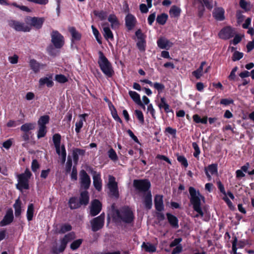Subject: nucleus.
<instances>
[{"label": "nucleus", "mask_w": 254, "mask_h": 254, "mask_svg": "<svg viewBox=\"0 0 254 254\" xmlns=\"http://www.w3.org/2000/svg\"><path fill=\"white\" fill-rule=\"evenodd\" d=\"M158 47L161 49L168 50L173 46V43L165 37H160L157 41Z\"/></svg>", "instance_id": "15"}, {"label": "nucleus", "mask_w": 254, "mask_h": 254, "mask_svg": "<svg viewBox=\"0 0 254 254\" xmlns=\"http://www.w3.org/2000/svg\"><path fill=\"white\" fill-rule=\"evenodd\" d=\"M183 250V247L181 245H179L173 249L172 254H178L180 253Z\"/></svg>", "instance_id": "60"}, {"label": "nucleus", "mask_w": 254, "mask_h": 254, "mask_svg": "<svg viewBox=\"0 0 254 254\" xmlns=\"http://www.w3.org/2000/svg\"><path fill=\"white\" fill-rule=\"evenodd\" d=\"M79 182L82 189H88L91 184V180L89 176L85 171L82 170L79 173Z\"/></svg>", "instance_id": "8"}, {"label": "nucleus", "mask_w": 254, "mask_h": 254, "mask_svg": "<svg viewBox=\"0 0 254 254\" xmlns=\"http://www.w3.org/2000/svg\"><path fill=\"white\" fill-rule=\"evenodd\" d=\"M135 114L139 122L141 124H143L144 123V120L143 115L142 112L139 110H136L135 111Z\"/></svg>", "instance_id": "52"}, {"label": "nucleus", "mask_w": 254, "mask_h": 254, "mask_svg": "<svg viewBox=\"0 0 254 254\" xmlns=\"http://www.w3.org/2000/svg\"><path fill=\"white\" fill-rule=\"evenodd\" d=\"M71 226L69 224H64L61 227L60 232L61 233H64L66 232L70 231Z\"/></svg>", "instance_id": "56"}, {"label": "nucleus", "mask_w": 254, "mask_h": 254, "mask_svg": "<svg viewBox=\"0 0 254 254\" xmlns=\"http://www.w3.org/2000/svg\"><path fill=\"white\" fill-rule=\"evenodd\" d=\"M126 25L129 30L132 29L135 26L136 20L135 17L131 14H128L125 18Z\"/></svg>", "instance_id": "21"}, {"label": "nucleus", "mask_w": 254, "mask_h": 254, "mask_svg": "<svg viewBox=\"0 0 254 254\" xmlns=\"http://www.w3.org/2000/svg\"><path fill=\"white\" fill-rule=\"evenodd\" d=\"M33 213L34 205L32 203H31L28 205L27 210V218L29 221L32 220L33 216Z\"/></svg>", "instance_id": "41"}, {"label": "nucleus", "mask_w": 254, "mask_h": 254, "mask_svg": "<svg viewBox=\"0 0 254 254\" xmlns=\"http://www.w3.org/2000/svg\"><path fill=\"white\" fill-rule=\"evenodd\" d=\"M69 31L70 32L72 38L75 40H79L80 39L81 35L76 30L75 28L72 27L69 28Z\"/></svg>", "instance_id": "38"}, {"label": "nucleus", "mask_w": 254, "mask_h": 254, "mask_svg": "<svg viewBox=\"0 0 254 254\" xmlns=\"http://www.w3.org/2000/svg\"><path fill=\"white\" fill-rule=\"evenodd\" d=\"M109 157L113 161H116L118 159V156L115 151L113 149L111 148L108 152Z\"/></svg>", "instance_id": "44"}, {"label": "nucleus", "mask_w": 254, "mask_h": 254, "mask_svg": "<svg viewBox=\"0 0 254 254\" xmlns=\"http://www.w3.org/2000/svg\"><path fill=\"white\" fill-rule=\"evenodd\" d=\"M133 186L136 190L141 192L147 191L150 187V183L147 180H135Z\"/></svg>", "instance_id": "7"}, {"label": "nucleus", "mask_w": 254, "mask_h": 254, "mask_svg": "<svg viewBox=\"0 0 254 254\" xmlns=\"http://www.w3.org/2000/svg\"><path fill=\"white\" fill-rule=\"evenodd\" d=\"M49 117L48 116H43L40 117L38 122L39 127H46V125L48 123Z\"/></svg>", "instance_id": "39"}, {"label": "nucleus", "mask_w": 254, "mask_h": 254, "mask_svg": "<svg viewBox=\"0 0 254 254\" xmlns=\"http://www.w3.org/2000/svg\"><path fill=\"white\" fill-rule=\"evenodd\" d=\"M108 187L110 190V194L115 197H118L119 195L118 185L115 178L112 176H109Z\"/></svg>", "instance_id": "9"}, {"label": "nucleus", "mask_w": 254, "mask_h": 254, "mask_svg": "<svg viewBox=\"0 0 254 254\" xmlns=\"http://www.w3.org/2000/svg\"><path fill=\"white\" fill-rule=\"evenodd\" d=\"M55 80L61 83H64L67 81V78L63 74H57L55 76Z\"/></svg>", "instance_id": "46"}, {"label": "nucleus", "mask_w": 254, "mask_h": 254, "mask_svg": "<svg viewBox=\"0 0 254 254\" xmlns=\"http://www.w3.org/2000/svg\"><path fill=\"white\" fill-rule=\"evenodd\" d=\"M89 196L87 191L85 190L80 193L79 202L80 205H86L88 203Z\"/></svg>", "instance_id": "29"}, {"label": "nucleus", "mask_w": 254, "mask_h": 254, "mask_svg": "<svg viewBox=\"0 0 254 254\" xmlns=\"http://www.w3.org/2000/svg\"><path fill=\"white\" fill-rule=\"evenodd\" d=\"M32 174L28 169H26L24 173L17 175L18 184L16 188L22 190L29 188V180Z\"/></svg>", "instance_id": "4"}, {"label": "nucleus", "mask_w": 254, "mask_h": 254, "mask_svg": "<svg viewBox=\"0 0 254 254\" xmlns=\"http://www.w3.org/2000/svg\"><path fill=\"white\" fill-rule=\"evenodd\" d=\"M142 248L144 249L146 252L154 253L156 251V247L153 244L149 243L143 242L141 245Z\"/></svg>", "instance_id": "31"}, {"label": "nucleus", "mask_w": 254, "mask_h": 254, "mask_svg": "<svg viewBox=\"0 0 254 254\" xmlns=\"http://www.w3.org/2000/svg\"><path fill=\"white\" fill-rule=\"evenodd\" d=\"M163 196L161 194H156L154 197V205L157 211L161 212L164 209L163 204Z\"/></svg>", "instance_id": "17"}, {"label": "nucleus", "mask_w": 254, "mask_h": 254, "mask_svg": "<svg viewBox=\"0 0 254 254\" xmlns=\"http://www.w3.org/2000/svg\"><path fill=\"white\" fill-rule=\"evenodd\" d=\"M182 239L181 238L175 239L170 243V247L173 248L174 247H177V246L180 245V243L182 242Z\"/></svg>", "instance_id": "59"}, {"label": "nucleus", "mask_w": 254, "mask_h": 254, "mask_svg": "<svg viewBox=\"0 0 254 254\" xmlns=\"http://www.w3.org/2000/svg\"><path fill=\"white\" fill-rule=\"evenodd\" d=\"M243 57V53L238 51L234 52L233 55L232 60L233 61H236L240 60Z\"/></svg>", "instance_id": "54"}, {"label": "nucleus", "mask_w": 254, "mask_h": 254, "mask_svg": "<svg viewBox=\"0 0 254 254\" xmlns=\"http://www.w3.org/2000/svg\"><path fill=\"white\" fill-rule=\"evenodd\" d=\"M98 54L99 60L98 63L101 70L107 77H112L114 73V71L111 64L102 52H99Z\"/></svg>", "instance_id": "3"}, {"label": "nucleus", "mask_w": 254, "mask_h": 254, "mask_svg": "<svg viewBox=\"0 0 254 254\" xmlns=\"http://www.w3.org/2000/svg\"><path fill=\"white\" fill-rule=\"evenodd\" d=\"M181 9L178 6L174 5L172 6L169 11L171 17H177L180 16Z\"/></svg>", "instance_id": "35"}, {"label": "nucleus", "mask_w": 254, "mask_h": 254, "mask_svg": "<svg viewBox=\"0 0 254 254\" xmlns=\"http://www.w3.org/2000/svg\"><path fill=\"white\" fill-rule=\"evenodd\" d=\"M177 160L182 165L184 166L186 168H187L189 165L187 159L184 156H178Z\"/></svg>", "instance_id": "49"}, {"label": "nucleus", "mask_w": 254, "mask_h": 254, "mask_svg": "<svg viewBox=\"0 0 254 254\" xmlns=\"http://www.w3.org/2000/svg\"><path fill=\"white\" fill-rule=\"evenodd\" d=\"M18 57L14 55L13 56L8 58L9 62L12 64H16L18 62Z\"/></svg>", "instance_id": "61"}, {"label": "nucleus", "mask_w": 254, "mask_h": 254, "mask_svg": "<svg viewBox=\"0 0 254 254\" xmlns=\"http://www.w3.org/2000/svg\"><path fill=\"white\" fill-rule=\"evenodd\" d=\"M152 86L156 89L159 93H161L165 88L164 85L159 82H155L153 84Z\"/></svg>", "instance_id": "51"}, {"label": "nucleus", "mask_w": 254, "mask_h": 254, "mask_svg": "<svg viewBox=\"0 0 254 254\" xmlns=\"http://www.w3.org/2000/svg\"><path fill=\"white\" fill-rule=\"evenodd\" d=\"M136 44L140 51H144L145 50V42L144 40H138Z\"/></svg>", "instance_id": "55"}, {"label": "nucleus", "mask_w": 254, "mask_h": 254, "mask_svg": "<svg viewBox=\"0 0 254 254\" xmlns=\"http://www.w3.org/2000/svg\"><path fill=\"white\" fill-rule=\"evenodd\" d=\"M9 26L17 31L29 32L31 30L30 26L24 23L14 20H10L8 21Z\"/></svg>", "instance_id": "6"}, {"label": "nucleus", "mask_w": 254, "mask_h": 254, "mask_svg": "<svg viewBox=\"0 0 254 254\" xmlns=\"http://www.w3.org/2000/svg\"><path fill=\"white\" fill-rule=\"evenodd\" d=\"M29 2H34L40 5H46L48 3L49 0H27Z\"/></svg>", "instance_id": "58"}, {"label": "nucleus", "mask_w": 254, "mask_h": 254, "mask_svg": "<svg viewBox=\"0 0 254 254\" xmlns=\"http://www.w3.org/2000/svg\"><path fill=\"white\" fill-rule=\"evenodd\" d=\"M74 238L75 235L73 233H70L65 235L64 237L62 240H61L60 245L59 249H58L56 248H53V253L58 254L61 252H63L66 248L67 244Z\"/></svg>", "instance_id": "5"}, {"label": "nucleus", "mask_w": 254, "mask_h": 254, "mask_svg": "<svg viewBox=\"0 0 254 254\" xmlns=\"http://www.w3.org/2000/svg\"><path fill=\"white\" fill-rule=\"evenodd\" d=\"M94 14L98 17L101 20H104L107 17V12L104 10H94Z\"/></svg>", "instance_id": "37"}, {"label": "nucleus", "mask_w": 254, "mask_h": 254, "mask_svg": "<svg viewBox=\"0 0 254 254\" xmlns=\"http://www.w3.org/2000/svg\"><path fill=\"white\" fill-rule=\"evenodd\" d=\"M83 122L84 121H83V119H80L79 121L75 123V130L77 133L80 132L81 128L83 126Z\"/></svg>", "instance_id": "53"}, {"label": "nucleus", "mask_w": 254, "mask_h": 254, "mask_svg": "<svg viewBox=\"0 0 254 254\" xmlns=\"http://www.w3.org/2000/svg\"><path fill=\"white\" fill-rule=\"evenodd\" d=\"M102 26L105 38L107 40H113L114 39L113 34L109 27L108 24L107 22H104L102 24Z\"/></svg>", "instance_id": "20"}, {"label": "nucleus", "mask_w": 254, "mask_h": 254, "mask_svg": "<svg viewBox=\"0 0 254 254\" xmlns=\"http://www.w3.org/2000/svg\"><path fill=\"white\" fill-rule=\"evenodd\" d=\"M102 205L101 202L97 199L94 200L90 207V213L92 216L97 215L101 210Z\"/></svg>", "instance_id": "16"}, {"label": "nucleus", "mask_w": 254, "mask_h": 254, "mask_svg": "<svg viewBox=\"0 0 254 254\" xmlns=\"http://www.w3.org/2000/svg\"><path fill=\"white\" fill-rule=\"evenodd\" d=\"M166 215L170 224L173 227L178 228L179 225L177 218L174 215L169 213H167Z\"/></svg>", "instance_id": "28"}, {"label": "nucleus", "mask_w": 254, "mask_h": 254, "mask_svg": "<svg viewBox=\"0 0 254 254\" xmlns=\"http://www.w3.org/2000/svg\"><path fill=\"white\" fill-rule=\"evenodd\" d=\"M144 204L145 207L150 209L152 205V195L151 192L149 191L147 192V194L144 197Z\"/></svg>", "instance_id": "33"}, {"label": "nucleus", "mask_w": 254, "mask_h": 254, "mask_svg": "<svg viewBox=\"0 0 254 254\" xmlns=\"http://www.w3.org/2000/svg\"><path fill=\"white\" fill-rule=\"evenodd\" d=\"M158 106L160 109H164L165 112L167 113L172 111V110L170 108V106L166 102V99L164 97L161 98L160 102Z\"/></svg>", "instance_id": "32"}, {"label": "nucleus", "mask_w": 254, "mask_h": 254, "mask_svg": "<svg viewBox=\"0 0 254 254\" xmlns=\"http://www.w3.org/2000/svg\"><path fill=\"white\" fill-rule=\"evenodd\" d=\"M39 165L38 161L36 160H33L32 162L31 168L33 172H36L39 168Z\"/></svg>", "instance_id": "62"}, {"label": "nucleus", "mask_w": 254, "mask_h": 254, "mask_svg": "<svg viewBox=\"0 0 254 254\" xmlns=\"http://www.w3.org/2000/svg\"><path fill=\"white\" fill-rule=\"evenodd\" d=\"M225 11L222 7L215 8L213 12V17L218 21H222L225 19Z\"/></svg>", "instance_id": "22"}, {"label": "nucleus", "mask_w": 254, "mask_h": 254, "mask_svg": "<svg viewBox=\"0 0 254 254\" xmlns=\"http://www.w3.org/2000/svg\"><path fill=\"white\" fill-rule=\"evenodd\" d=\"M82 239H81L73 241L70 245V248L73 250L77 249L78 247H79L82 243Z\"/></svg>", "instance_id": "47"}, {"label": "nucleus", "mask_w": 254, "mask_h": 254, "mask_svg": "<svg viewBox=\"0 0 254 254\" xmlns=\"http://www.w3.org/2000/svg\"><path fill=\"white\" fill-rule=\"evenodd\" d=\"M206 64L205 62H202L200 66L196 70L193 71L192 74L197 79H199L203 74V66Z\"/></svg>", "instance_id": "34"}, {"label": "nucleus", "mask_w": 254, "mask_h": 254, "mask_svg": "<svg viewBox=\"0 0 254 254\" xmlns=\"http://www.w3.org/2000/svg\"><path fill=\"white\" fill-rule=\"evenodd\" d=\"M167 18L168 16L167 14H162L157 17L156 21L159 24L163 25L166 23Z\"/></svg>", "instance_id": "43"}, {"label": "nucleus", "mask_w": 254, "mask_h": 254, "mask_svg": "<svg viewBox=\"0 0 254 254\" xmlns=\"http://www.w3.org/2000/svg\"><path fill=\"white\" fill-rule=\"evenodd\" d=\"M235 34L233 29L230 27H227L222 29L219 33L220 38L223 39H228L233 37Z\"/></svg>", "instance_id": "14"}, {"label": "nucleus", "mask_w": 254, "mask_h": 254, "mask_svg": "<svg viewBox=\"0 0 254 254\" xmlns=\"http://www.w3.org/2000/svg\"><path fill=\"white\" fill-rule=\"evenodd\" d=\"M192 146L194 150V152L193 153L194 157L195 158H198L199 155L200 154V151L198 144L196 142H193L192 143Z\"/></svg>", "instance_id": "50"}, {"label": "nucleus", "mask_w": 254, "mask_h": 254, "mask_svg": "<svg viewBox=\"0 0 254 254\" xmlns=\"http://www.w3.org/2000/svg\"><path fill=\"white\" fill-rule=\"evenodd\" d=\"M128 94L133 101L137 105L144 108L143 104L142 103L139 95L136 92L133 91H129Z\"/></svg>", "instance_id": "27"}, {"label": "nucleus", "mask_w": 254, "mask_h": 254, "mask_svg": "<svg viewBox=\"0 0 254 254\" xmlns=\"http://www.w3.org/2000/svg\"><path fill=\"white\" fill-rule=\"evenodd\" d=\"M52 42L56 48H61L64 44V37L58 31L52 34Z\"/></svg>", "instance_id": "10"}, {"label": "nucleus", "mask_w": 254, "mask_h": 254, "mask_svg": "<svg viewBox=\"0 0 254 254\" xmlns=\"http://www.w3.org/2000/svg\"><path fill=\"white\" fill-rule=\"evenodd\" d=\"M57 153L61 156V160L62 163H64L66 159V151L64 145H61L55 147Z\"/></svg>", "instance_id": "25"}, {"label": "nucleus", "mask_w": 254, "mask_h": 254, "mask_svg": "<svg viewBox=\"0 0 254 254\" xmlns=\"http://www.w3.org/2000/svg\"><path fill=\"white\" fill-rule=\"evenodd\" d=\"M113 107V110H112L111 114H112L113 118L116 121L121 122L122 120L119 117L116 108H115V107Z\"/></svg>", "instance_id": "57"}, {"label": "nucleus", "mask_w": 254, "mask_h": 254, "mask_svg": "<svg viewBox=\"0 0 254 254\" xmlns=\"http://www.w3.org/2000/svg\"><path fill=\"white\" fill-rule=\"evenodd\" d=\"M29 66L34 73H38L44 65L39 63L34 59H31L29 61Z\"/></svg>", "instance_id": "23"}, {"label": "nucleus", "mask_w": 254, "mask_h": 254, "mask_svg": "<svg viewBox=\"0 0 254 254\" xmlns=\"http://www.w3.org/2000/svg\"><path fill=\"white\" fill-rule=\"evenodd\" d=\"M14 208L15 209V215L16 216H18L21 213V203L19 199H17L14 204Z\"/></svg>", "instance_id": "42"}, {"label": "nucleus", "mask_w": 254, "mask_h": 254, "mask_svg": "<svg viewBox=\"0 0 254 254\" xmlns=\"http://www.w3.org/2000/svg\"><path fill=\"white\" fill-rule=\"evenodd\" d=\"M113 218L117 222L131 223L134 219V215L130 208L125 206L114 211Z\"/></svg>", "instance_id": "2"}, {"label": "nucleus", "mask_w": 254, "mask_h": 254, "mask_svg": "<svg viewBox=\"0 0 254 254\" xmlns=\"http://www.w3.org/2000/svg\"><path fill=\"white\" fill-rule=\"evenodd\" d=\"M104 222V216L101 214L91 221L92 231L95 232L102 228Z\"/></svg>", "instance_id": "11"}, {"label": "nucleus", "mask_w": 254, "mask_h": 254, "mask_svg": "<svg viewBox=\"0 0 254 254\" xmlns=\"http://www.w3.org/2000/svg\"><path fill=\"white\" fill-rule=\"evenodd\" d=\"M69 205L71 209H75L79 207L80 205V202L75 197H72L69 200Z\"/></svg>", "instance_id": "40"}, {"label": "nucleus", "mask_w": 254, "mask_h": 254, "mask_svg": "<svg viewBox=\"0 0 254 254\" xmlns=\"http://www.w3.org/2000/svg\"><path fill=\"white\" fill-rule=\"evenodd\" d=\"M252 19L250 17L247 18L244 23L243 24L242 27L243 28L247 29L251 24Z\"/></svg>", "instance_id": "63"}, {"label": "nucleus", "mask_w": 254, "mask_h": 254, "mask_svg": "<svg viewBox=\"0 0 254 254\" xmlns=\"http://www.w3.org/2000/svg\"><path fill=\"white\" fill-rule=\"evenodd\" d=\"M14 216L12 209H8L3 219L0 221V226L4 227L9 225L13 220Z\"/></svg>", "instance_id": "12"}, {"label": "nucleus", "mask_w": 254, "mask_h": 254, "mask_svg": "<svg viewBox=\"0 0 254 254\" xmlns=\"http://www.w3.org/2000/svg\"><path fill=\"white\" fill-rule=\"evenodd\" d=\"M35 127V124L34 123H26L23 125L20 129L23 132L26 133L29 131L34 129Z\"/></svg>", "instance_id": "36"}, {"label": "nucleus", "mask_w": 254, "mask_h": 254, "mask_svg": "<svg viewBox=\"0 0 254 254\" xmlns=\"http://www.w3.org/2000/svg\"><path fill=\"white\" fill-rule=\"evenodd\" d=\"M91 173L93 174V185L97 190L100 191L102 188L101 175L94 171H91Z\"/></svg>", "instance_id": "13"}, {"label": "nucleus", "mask_w": 254, "mask_h": 254, "mask_svg": "<svg viewBox=\"0 0 254 254\" xmlns=\"http://www.w3.org/2000/svg\"><path fill=\"white\" fill-rule=\"evenodd\" d=\"M85 151L80 149H75L73 150L72 156L74 162L76 164L79 159V156H83Z\"/></svg>", "instance_id": "30"}, {"label": "nucleus", "mask_w": 254, "mask_h": 254, "mask_svg": "<svg viewBox=\"0 0 254 254\" xmlns=\"http://www.w3.org/2000/svg\"><path fill=\"white\" fill-rule=\"evenodd\" d=\"M47 132L46 127H39L37 137L40 138L45 136Z\"/></svg>", "instance_id": "48"}, {"label": "nucleus", "mask_w": 254, "mask_h": 254, "mask_svg": "<svg viewBox=\"0 0 254 254\" xmlns=\"http://www.w3.org/2000/svg\"><path fill=\"white\" fill-rule=\"evenodd\" d=\"M205 174L208 181L211 180V175H217V166L215 164H211L205 168Z\"/></svg>", "instance_id": "18"}, {"label": "nucleus", "mask_w": 254, "mask_h": 254, "mask_svg": "<svg viewBox=\"0 0 254 254\" xmlns=\"http://www.w3.org/2000/svg\"><path fill=\"white\" fill-rule=\"evenodd\" d=\"M39 83L40 86H43L44 85H46L49 87L53 86L54 84L51 76L49 77H44L41 78L39 79Z\"/></svg>", "instance_id": "26"}, {"label": "nucleus", "mask_w": 254, "mask_h": 254, "mask_svg": "<svg viewBox=\"0 0 254 254\" xmlns=\"http://www.w3.org/2000/svg\"><path fill=\"white\" fill-rule=\"evenodd\" d=\"M28 20L30 22L32 26L36 28L39 29L42 27L45 19L43 17H29L27 18Z\"/></svg>", "instance_id": "19"}, {"label": "nucleus", "mask_w": 254, "mask_h": 254, "mask_svg": "<svg viewBox=\"0 0 254 254\" xmlns=\"http://www.w3.org/2000/svg\"><path fill=\"white\" fill-rule=\"evenodd\" d=\"M190 194V202L192 205L193 210L197 212L194 216L195 217H203L204 213L201 206V201L205 202V198L198 190H196L194 188L190 187L189 188Z\"/></svg>", "instance_id": "1"}, {"label": "nucleus", "mask_w": 254, "mask_h": 254, "mask_svg": "<svg viewBox=\"0 0 254 254\" xmlns=\"http://www.w3.org/2000/svg\"><path fill=\"white\" fill-rule=\"evenodd\" d=\"M108 20L110 23L111 26L113 29H116L119 27V21L115 14H110L108 17Z\"/></svg>", "instance_id": "24"}, {"label": "nucleus", "mask_w": 254, "mask_h": 254, "mask_svg": "<svg viewBox=\"0 0 254 254\" xmlns=\"http://www.w3.org/2000/svg\"><path fill=\"white\" fill-rule=\"evenodd\" d=\"M254 49V39L251 42H249L247 45V49L248 52H250Z\"/></svg>", "instance_id": "64"}, {"label": "nucleus", "mask_w": 254, "mask_h": 254, "mask_svg": "<svg viewBox=\"0 0 254 254\" xmlns=\"http://www.w3.org/2000/svg\"><path fill=\"white\" fill-rule=\"evenodd\" d=\"M61 136L59 133H56L53 136V141L55 147H57L61 145Z\"/></svg>", "instance_id": "45"}]
</instances>
